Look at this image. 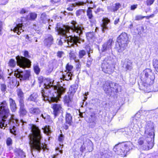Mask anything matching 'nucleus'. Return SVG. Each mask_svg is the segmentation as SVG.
Segmentation results:
<instances>
[{"instance_id": "obj_42", "label": "nucleus", "mask_w": 158, "mask_h": 158, "mask_svg": "<svg viewBox=\"0 0 158 158\" xmlns=\"http://www.w3.org/2000/svg\"><path fill=\"white\" fill-rule=\"evenodd\" d=\"M88 2L87 0H84L82 2H78L77 3V5L79 6H83Z\"/></svg>"}, {"instance_id": "obj_32", "label": "nucleus", "mask_w": 158, "mask_h": 158, "mask_svg": "<svg viewBox=\"0 0 158 158\" xmlns=\"http://www.w3.org/2000/svg\"><path fill=\"white\" fill-rule=\"evenodd\" d=\"M152 64L155 69L158 72V60L154 59L152 60Z\"/></svg>"}, {"instance_id": "obj_13", "label": "nucleus", "mask_w": 158, "mask_h": 158, "mask_svg": "<svg viewBox=\"0 0 158 158\" xmlns=\"http://www.w3.org/2000/svg\"><path fill=\"white\" fill-rule=\"evenodd\" d=\"M31 72L29 70L24 71H19L18 70L15 72V76L20 79V80L24 81L29 79L30 76Z\"/></svg>"}, {"instance_id": "obj_15", "label": "nucleus", "mask_w": 158, "mask_h": 158, "mask_svg": "<svg viewBox=\"0 0 158 158\" xmlns=\"http://www.w3.org/2000/svg\"><path fill=\"white\" fill-rule=\"evenodd\" d=\"M112 42V39H110L106 43H105L102 46V48L101 49L102 52H105L111 48Z\"/></svg>"}, {"instance_id": "obj_5", "label": "nucleus", "mask_w": 158, "mask_h": 158, "mask_svg": "<svg viewBox=\"0 0 158 158\" xmlns=\"http://www.w3.org/2000/svg\"><path fill=\"white\" fill-rule=\"evenodd\" d=\"M140 78L144 82L145 88L143 89H147V91L150 92L151 90L152 85L154 83L155 77L152 70L149 69H146L141 73Z\"/></svg>"}, {"instance_id": "obj_40", "label": "nucleus", "mask_w": 158, "mask_h": 158, "mask_svg": "<svg viewBox=\"0 0 158 158\" xmlns=\"http://www.w3.org/2000/svg\"><path fill=\"white\" fill-rule=\"evenodd\" d=\"M19 105L20 107H24V101L23 98H20L19 99Z\"/></svg>"}, {"instance_id": "obj_25", "label": "nucleus", "mask_w": 158, "mask_h": 158, "mask_svg": "<svg viewBox=\"0 0 158 158\" xmlns=\"http://www.w3.org/2000/svg\"><path fill=\"white\" fill-rule=\"evenodd\" d=\"M39 95L37 93H34L31 94L27 98V100L29 101L37 102V98Z\"/></svg>"}, {"instance_id": "obj_46", "label": "nucleus", "mask_w": 158, "mask_h": 158, "mask_svg": "<svg viewBox=\"0 0 158 158\" xmlns=\"http://www.w3.org/2000/svg\"><path fill=\"white\" fill-rule=\"evenodd\" d=\"M16 129V127L15 126H13L12 128L10 129V132L12 134H15Z\"/></svg>"}, {"instance_id": "obj_35", "label": "nucleus", "mask_w": 158, "mask_h": 158, "mask_svg": "<svg viewBox=\"0 0 158 158\" xmlns=\"http://www.w3.org/2000/svg\"><path fill=\"white\" fill-rule=\"evenodd\" d=\"M16 63L17 64V62H16L14 60L11 59L9 61L8 65L10 67L14 68L16 65Z\"/></svg>"}, {"instance_id": "obj_60", "label": "nucleus", "mask_w": 158, "mask_h": 158, "mask_svg": "<svg viewBox=\"0 0 158 158\" xmlns=\"http://www.w3.org/2000/svg\"><path fill=\"white\" fill-rule=\"evenodd\" d=\"M2 23L0 22V35L2 34Z\"/></svg>"}, {"instance_id": "obj_9", "label": "nucleus", "mask_w": 158, "mask_h": 158, "mask_svg": "<svg viewBox=\"0 0 158 158\" xmlns=\"http://www.w3.org/2000/svg\"><path fill=\"white\" fill-rule=\"evenodd\" d=\"M128 40L127 34L125 33H122L118 37L116 45L118 52H122L127 48Z\"/></svg>"}, {"instance_id": "obj_14", "label": "nucleus", "mask_w": 158, "mask_h": 158, "mask_svg": "<svg viewBox=\"0 0 158 158\" xmlns=\"http://www.w3.org/2000/svg\"><path fill=\"white\" fill-rule=\"evenodd\" d=\"M52 108L53 110V113L55 117H56L59 113H60L62 109L61 105L59 103H56L52 104Z\"/></svg>"}, {"instance_id": "obj_45", "label": "nucleus", "mask_w": 158, "mask_h": 158, "mask_svg": "<svg viewBox=\"0 0 158 158\" xmlns=\"http://www.w3.org/2000/svg\"><path fill=\"white\" fill-rule=\"evenodd\" d=\"M44 132L45 133L48 134L50 132V131L48 127L46 126L44 128Z\"/></svg>"}, {"instance_id": "obj_36", "label": "nucleus", "mask_w": 158, "mask_h": 158, "mask_svg": "<svg viewBox=\"0 0 158 158\" xmlns=\"http://www.w3.org/2000/svg\"><path fill=\"white\" fill-rule=\"evenodd\" d=\"M17 95L19 98H24V94L22 90L20 89H18L17 90Z\"/></svg>"}, {"instance_id": "obj_52", "label": "nucleus", "mask_w": 158, "mask_h": 158, "mask_svg": "<svg viewBox=\"0 0 158 158\" xmlns=\"http://www.w3.org/2000/svg\"><path fill=\"white\" fill-rule=\"evenodd\" d=\"M102 158H109L110 156L107 153H105L102 155Z\"/></svg>"}, {"instance_id": "obj_55", "label": "nucleus", "mask_w": 158, "mask_h": 158, "mask_svg": "<svg viewBox=\"0 0 158 158\" xmlns=\"http://www.w3.org/2000/svg\"><path fill=\"white\" fill-rule=\"evenodd\" d=\"M137 5H134L131 6V9L132 10H134L137 7Z\"/></svg>"}, {"instance_id": "obj_6", "label": "nucleus", "mask_w": 158, "mask_h": 158, "mask_svg": "<svg viewBox=\"0 0 158 158\" xmlns=\"http://www.w3.org/2000/svg\"><path fill=\"white\" fill-rule=\"evenodd\" d=\"M153 123L151 121L147 122L145 124V135L147 136L146 141L149 145L144 148L145 150H149L154 146V133L153 131Z\"/></svg>"}, {"instance_id": "obj_44", "label": "nucleus", "mask_w": 158, "mask_h": 158, "mask_svg": "<svg viewBox=\"0 0 158 158\" xmlns=\"http://www.w3.org/2000/svg\"><path fill=\"white\" fill-rule=\"evenodd\" d=\"M129 81L130 82L131 85H133L135 83V77L132 78H130Z\"/></svg>"}, {"instance_id": "obj_50", "label": "nucleus", "mask_w": 158, "mask_h": 158, "mask_svg": "<svg viewBox=\"0 0 158 158\" xmlns=\"http://www.w3.org/2000/svg\"><path fill=\"white\" fill-rule=\"evenodd\" d=\"M154 1V0H147V4L148 5H151L153 4Z\"/></svg>"}, {"instance_id": "obj_58", "label": "nucleus", "mask_w": 158, "mask_h": 158, "mask_svg": "<svg viewBox=\"0 0 158 158\" xmlns=\"http://www.w3.org/2000/svg\"><path fill=\"white\" fill-rule=\"evenodd\" d=\"M39 82L40 84L43 82V78L42 77H40L38 78Z\"/></svg>"}, {"instance_id": "obj_8", "label": "nucleus", "mask_w": 158, "mask_h": 158, "mask_svg": "<svg viewBox=\"0 0 158 158\" xmlns=\"http://www.w3.org/2000/svg\"><path fill=\"white\" fill-rule=\"evenodd\" d=\"M24 56L25 57L18 56L16 57L17 65L23 69L26 68H30L31 65V62L28 59L31 57L29 55V52L27 51L24 52Z\"/></svg>"}, {"instance_id": "obj_21", "label": "nucleus", "mask_w": 158, "mask_h": 158, "mask_svg": "<svg viewBox=\"0 0 158 158\" xmlns=\"http://www.w3.org/2000/svg\"><path fill=\"white\" fill-rule=\"evenodd\" d=\"M65 119L66 123L69 124V126H71L73 123L72 117L71 114L66 112V113Z\"/></svg>"}, {"instance_id": "obj_63", "label": "nucleus", "mask_w": 158, "mask_h": 158, "mask_svg": "<svg viewBox=\"0 0 158 158\" xmlns=\"http://www.w3.org/2000/svg\"><path fill=\"white\" fill-rule=\"evenodd\" d=\"M119 18L116 19L114 21V23L115 24H117L119 22Z\"/></svg>"}, {"instance_id": "obj_3", "label": "nucleus", "mask_w": 158, "mask_h": 158, "mask_svg": "<svg viewBox=\"0 0 158 158\" xmlns=\"http://www.w3.org/2000/svg\"><path fill=\"white\" fill-rule=\"evenodd\" d=\"M53 84L51 83V81H48L47 82L45 83L44 84V88L45 89H48L50 87H52L53 89L52 91H51L50 93H51L52 94L54 92V94H53L52 96H50L48 95V96L47 95V94H45V91L44 89H43L41 91L42 96L43 98V100L44 101L47 100L49 99H50V100L52 102H57L59 98L60 97L61 95L64 94L65 92L66 88L63 86H57L56 85H53Z\"/></svg>"}, {"instance_id": "obj_49", "label": "nucleus", "mask_w": 158, "mask_h": 158, "mask_svg": "<svg viewBox=\"0 0 158 158\" xmlns=\"http://www.w3.org/2000/svg\"><path fill=\"white\" fill-rule=\"evenodd\" d=\"M6 143L7 145H10L12 144V140L11 138H9L7 139Z\"/></svg>"}, {"instance_id": "obj_34", "label": "nucleus", "mask_w": 158, "mask_h": 158, "mask_svg": "<svg viewBox=\"0 0 158 158\" xmlns=\"http://www.w3.org/2000/svg\"><path fill=\"white\" fill-rule=\"evenodd\" d=\"M37 14L35 13H31L29 14V16L28 17V19L31 20H35L36 18Z\"/></svg>"}, {"instance_id": "obj_33", "label": "nucleus", "mask_w": 158, "mask_h": 158, "mask_svg": "<svg viewBox=\"0 0 158 158\" xmlns=\"http://www.w3.org/2000/svg\"><path fill=\"white\" fill-rule=\"evenodd\" d=\"M86 54V52L84 50H81L78 52V57L80 59H81Z\"/></svg>"}, {"instance_id": "obj_61", "label": "nucleus", "mask_w": 158, "mask_h": 158, "mask_svg": "<svg viewBox=\"0 0 158 158\" xmlns=\"http://www.w3.org/2000/svg\"><path fill=\"white\" fill-rule=\"evenodd\" d=\"M39 118H43L44 119H45L46 117L45 116V114H44V115L43 114H41V115H40Z\"/></svg>"}, {"instance_id": "obj_38", "label": "nucleus", "mask_w": 158, "mask_h": 158, "mask_svg": "<svg viewBox=\"0 0 158 158\" xmlns=\"http://www.w3.org/2000/svg\"><path fill=\"white\" fill-rule=\"evenodd\" d=\"M93 59L91 58L90 56H88L87 59V60L86 63V66L88 67H89L91 64Z\"/></svg>"}, {"instance_id": "obj_56", "label": "nucleus", "mask_w": 158, "mask_h": 158, "mask_svg": "<svg viewBox=\"0 0 158 158\" xmlns=\"http://www.w3.org/2000/svg\"><path fill=\"white\" fill-rule=\"evenodd\" d=\"M8 0H1V4L2 5H5L7 3Z\"/></svg>"}, {"instance_id": "obj_59", "label": "nucleus", "mask_w": 158, "mask_h": 158, "mask_svg": "<svg viewBox=\"0 0 158 158\" xmlns=\"http://www.w3.org/2000/svg\"><path fill=\"white\" fill-rule=\"evenodd\" d=\"M27 121V119H25L24 120H23V119H21L20 120V122L22 123L23 124L24 123H26Z\"/></svg>"}, {"instance_id": "obj_22", "label": "nucleus", "mask_w": 158, "mask_h": 158, "mask_svg": "<svg viewBox=\"0 0 158 158\" xmlns=\"http://www.w3.org/2000/svg\"><path fill=\"white\" fill-rule=\"evenodd\" d=\"M29 112L34 115H37L41 113V111L38 108L31 107L29 109Z\"/></svg>"}, {"instance_id": "obj_23", "label": "nucleus", "mask_w": 158, "mask_h": 158, "mask_svg": "<svg viewBox=\"0 0 158 158\" xmlns=\"http://www.w3.org/2000/svg\"><path fill=\"white\" fill-rule=\"evenodd\" d=\"M69 56L70 60H73L77 62L78 64H78V66L79 65V60L76 58V55L75 53L73 51H71L69 54Z\"/></svg>"}, {"instance_id": "obj_17", "label": "nucleus", "mask_w": 158, "mask_h": 158, "mask_svg": "<svg viewBox=\"0 0 158 158\" xmlns=\"http://www.w3.org/2000/svg\"><path fill=\"white\" fill-rule=\"evenodd\" d=\"M24 26L22 23H19L16 25V26L13 28V30L15 32L17 33L19 35L23 31Z\"/></svg>"}, {"instance_id": "obj_29", "label": "nucleus", "mask_w": 158, "mask_h": 158, "mask_svg": "<svg viewBox=\"0 0 158 158\" xmlns=\"http://www.w3.org/2000/svg\"><path fill=\"white\" fill-rule=\"evenodd\" d=\"M147 139V138L144 141L142 138H140L139 139L138 141V143L140 145H142L143 144V143H146V142L147 143V146L146 145H143V149L144 150H145L144 149V148L145 147H148V146L149 145V144L148 143V142L146 141V139Z\"/></svg>"}, {"instance_id": "obj_57", "label": "nucleus", "mask_w": 158, "mask_h": 158, "mask_svg": "<svg viewBox=\"0 0 158 158\" xmlns=\"http://www.w3.org/2000/svg\"><path fill=\"white\" fill-rule=\"evenodd\" d=\"M61 0H51V2L53 3H59Z\"/></svg>"}, {"instance_id": "obj_16", "label": "nucleus", "mask_w": 158, "mask_h": 158, "mask_svg": "<svg viewBox=\"0 0 158 158\" xmlns=\"http://www.w3.org/2000/svg\"><path fill=\"white\" fill-rule=\"evenodd\" d=\"M103 23L101 25L102 31L103 33L105 32L106 31L108 30L107 25L110 22V20L108 18H104L102 20Z\"/></svg>"}, {"instance_id": "obj_39", "label": "nucleus", "mask_w": 158, "mask_h": 158, "mask_svg": "<svg viewBox=\"0 0 158 158\" xmlns=\"http://www.w3.org/2000/svg\"><path fill=\"white\" fill-rule=\"evenodd\" d=\"M73 68V66L69 64V63L67 64L66 66V68L68 72H71V71Z\"/></svg>"}, {"instance_id": "obj_1", "label": "nucleus", "mask_w": 158, "mask_h": 158, "mask_svg": "<svg viewBox=\"0 0 158 158\" xmlns=\"http://www.w3.org/2000/svg\"><path fill=\"white\" fill-rule=\"evenodd\" d=\"M71 23L72 25L71 27L64 25L63 27H59L57 24L55 29L58 34L68 38L67 41L69 46H73L76 45L77 46V44H80L81 41L84 42V40H81L79 37L81 36L84 28L75 21H72Z\"/></svg>"}, {"instance_id": "obj_31", "label": "nucleus", "mask_w": 158, "mask_h": 158, "mask_svg": "<svg viewBox=\"0 0 158 158\" xmlns=\"http://www.w3.org/2000/svg\"><path fill=\"white\" fill-rule=\"evenodd\" d=\"M27 112L26 110L25 107H20L19 113L20 116H23L26 115Z\"/></svg>"}, {"instance_id": "obj_2", "label": "nucleus", "mask_w": 158, "mask_h": 158, "mask_svg": "<svg viewBox=\"0 0 158 158\" xmlns=\"http://www.w3.org/2000/svg\"><path fill=\"white\" fill-rule=\"evenodd\" d=\"M31 132L29 136V143L31 149V152L35 150L40 152L42 149H46L43 143L41 142L42 136L40 134V130L35 125H32L31 127Z\"/></svg>"}, {"instance_id": "obj_37", "label": "nucleus", "mask_w": 158, "mask_h": 158, "mask_svg": "<svg viewBox=\"0 0 158 158\" xmlns=\"http://www.w3.org/2000/svg\"><path fill=\"white\" fill-rule=\"evenodd\" d=\"M87 15L89 19H91L92 18L93 15L92 14V11L91 10V8H89L87 11Z\"/></svg>"}, {"instance_id": "obj_47", "label": "nucleus", "mask_w": 158, "mask_h": 158, "mask_svg": "<svg viewBox=\"0 0 158 158\" xmlns=\"http://www.w3.org/2000/svg\"><path fill=\"white\" fill-rule=\"evenodd\" d=\"M143 19V16L141 15H137L135 17V19L137 20H140Z\"/></svg>"}, {"instance_id": "obj_4", "label": "nucleus", "mask_w": 158, "mask_h": 158, "mask_svg": "<svg viewBox=\"0 0 158 158\" xmlns=\"http://www.w3.org/2000/svg\"><path fill=\"white\" fill-rule=\"evenodd\" d=\"M9 110L8 108L7 103L5 101H3L0 104V128L4 129L5 127H8V125L12 122L18 124L19 121L15 116L12 115L10 118L7 119L8 114Z\"/></svg>"}, {"instance_id": "obj_18", "label": "nucleus", "mask_w": 158, "mask_h": 158, "mask_svg": "<svg viewBox=\"0 0 158 158\" xmlns=\"http://www.w3.org/2000/svg\"><path fill=\"white\" fill-rule=\"evenodd\" d=\"M54 39L52 36L50 35H48L47 37L44 40V43L48 46H50L53 42Z\"/></svg>"}, {"instance_id": "obj_48", "label": "nucleus", "mask_w": 158, "mask_h": 158, "mask_svg": "<svg viewBox=\"0 0 158 158\" xmlns=\"http://www.w3.org/2000/svg\"><path fill=\"white\" fill-rule=\"evenodd\" d=\"M6 86L5 84H3L1 85V89L2 91L4 92L6 90Z\"/></svg>"}, {"instance_id": "obj_27", "label": "nucleus", "mask_w": 158, "mask_h": 158, "mask_svg": "<svg viewBox=\"0 0 158 158\" xmlns=\"http://www.w3.org/2000/svg\"><path fill=\"white\" fill-rule=\"evenodd\" d=\"M40 19L42 21L43 23H45L48 22L49 20L48 16L46 15L45 13H43L41 15Z\"/></svg>"}, {"instance_id": "obj_64", "label": "nucleus", "mask_w": 158, "mask_h": 158, "mask_svg": "<svg viewBox=\"0 0 158 158\" xmlns=\"http://www.w3.org/2000/svg\"><path fill=\"white\" fill-rule=\"evenodd\" d=\"M63 42L61 39L59 41L58 44L59 45H61L62 44Z\"/></svg>"}, {"instance_id": "obj_26", "label": "nucleus", "mask_w": 158, "mask_h": 158, "mask_svg": "<svg viewBox=\"0 0 158 158\" xmlns=\"http://www.w3.org/2000/svg\"><path fill=\"white\" fill-rule=\"evenodd\" d=\"M72 75L71 72H67L65 75L63 74L62 75V78H61V79L66 81L71 80V79Z\"/></svg>"}, {"instance_id": "obj_20", "label": "nucleus", "mask_w": 158, "mask_h": 158, "mask_svg": "<svg viewBox=\"0 0 158 158\" xmlns=\"http://www.w3.org/2000/svg\"><path fill=\"white\" fill-rule=\"evenodd\" d=\"M96 119L97 117L95 116V114L93 113L90 115L87 121L89 123H91L93 125L95 126L96 124Z\"/></svg>"}, {"instance_id": "obj_24", "label": "nucleus", "mask_w": 158, "mask_h": 158, "mask_svg": "<svg viewBox=\"0 0 158 158\" xmlns=\"http://www.w3.org/2000/svg\"><path fill=\"white\" fill-rule=\"evenodd\" d=\"M121 6V5L119 3H117L112 6H108V9L111 11L114 12L118 10Z\"/></svg>"}, {"instance_id": "obj_11", "label": "nucleus", "mask_w": 158, "mask_h": 158, "mask_svg": "<svg viewBox=\"0 0 158 158\" xmlns=\"http://www.w3.org/2000/svg\"><path fill=\"white\" fill-rule=\"evenodd\" d=\"M128 146L127 143L122 144H118L116 145L113 148V150L118 155H122L124 156H127V150H126V153L125 154L124 148L127 149Z\"/></svg>"}, {"instance_id": "obj_30", "label": "nucleus", "mask_w": 158, "mask_h": 158, "mask_svg": "<svg viewBox=\"0 0 158 158\" xmlns=\"http://www.w3.org/2000/svg\"><path fill=\"white\" fill-rule=\"evenodd\" d=\"M33 69L35 73L37 75H38L40 72V69L38 64H34L33 65Z\"/></svg>"}, {"instance_id": "obj_41", "label": "nucleus", "mask_w": 158, "mask_h": 158, "mask_svg": "<svg viewBox=\"0 0 158 158\" xmlns=\"http://www.w3.org/2000/svg\"><path fill=\"white\" fill-rule=\"evenodd\" d=\"M64 55V52L60 51H58L56 53V55L59 58H61L62 56Z\"/></svg>"}, {"instance_id": "obj_7", "label": "nucleus", "mask_w": 158, "mask_h": 158, "mask_svg": "<svg viewBox=\"0 0 158 158\" xmlns=\"http://www.w3.org/2000/svg\"><path fill=\"white\" fill-rule=\"evenodd\" d=\"M103 89L106 93L110 96L115 91L118 93L121 90V86L118 84L110 81H106L103 85Z\"/></svg>"}, {"instance_id": "obj_51", "label": "nucleus", "mask_w": 158, "mask_h": 158, "mask_svg": "<svg viewBox=\"0 0 158 158\" xmlns=\"http://www.w3.org/2000/svg\"><path fill=\"white\" fill-rule=\"evenodd\" d=\"M154 16V14H152V15H150L149 16H143V18H146L147 19H149L150 18H152Z\"/></svg>"}, {"instance_id": "obj_19", "label": "nucleus", "mask_w": 158, "mask_h": 158, "mask_svg": "<svg viewBox=\"0 0 158 158\" xmlns=\"http://www.w3.org/2000/svg\"><path fill=\"white\" fill-rule=\"evenodd\" d=\"M10 109L12 112H15L17 109L15 101L11 98L9 100Z\"/></svg>"}, {"instance_id": "obj_54", "label": "nucleus", "mask_w": 158, "mask_h": 158, "mask_svg": "<svg viewBox=\"0 0 158 158\" xmlns=\"http://www.w3.org/2000/svg\"><path fill=\"white\" fill-rule=\"evenodd\" d=\"M64 139V136L62 134H61L59 137L58 139L60 141H62Z\"/></svg>"}, {"instance_id": "obj_10", "label": "nucleus", "mask_w": 158, "mask_h": 158, "mask_svg": "<svg viewBox=\"0 0 158 158\" xmlns=\"http://www.w3.org/2000/svg\"><path fill=\"white\" fill-rule=\"evenodd\" d=\"M114 67L110 60L105 58L102 64V70L105 73L110 74L114 71Z\"/></svg>"}, {"instance_id": "obj_53", "label": "nucleus", "mask_w": 158, "mask_h": 158, "mask_svg": "<svg viewBox=\"0 0 158 158\" xmlns=\"http://www.w3.org/2000/svg\"><path fill=\"white\" fill-rule=\"evenodd\" d=\"M89 50H88V49H87V51L88 54V56H90V53L92 52L93 51L91 50L89 47Z\"/></svg>"}, {"instance_id": "obj_12", "label": "nucleus", "mask_w": 158, "mask_h": 158, "mask_svg": "<svg viewBox=\"0 0 158 158\" xmlns=\"http://www.w3.org/2000/svg\"><path fill=\"white\" fill-rule=\"evenodd\" d=\"M83 144L80 148V151L82 152L86 151L88 152H91L93 149V143L89 139H87L85 141L82 142Z\"/></svg>"}, {"instance_id": "obj_28", "label": "nucleus", "mask_w": 158, "mask_h": 158, "mask_svg": "<svg viewBox=\"0 0 158 158\" xmlns=\"http://www.w3.org/2000/svg\"><path fill=\"white\" fill-rule=\"evenodd\" d=\"M72 98V96L69 94L66 95L64 98V102L67 103H69L71 102Z\"/></svg>"}, {"instance_id": "obj_43", "label": "nucleus", "mask_w": 158, "mask_h": 158, "mask_svg": "<svg viewBox=\"0 0 158 158\" xmlns=\"http://www.w3.org/2000/svg\"><path fill=\"white\" fill-rule=\"evenodd\" d=\"M84 13V11L83 10H77L76 14L77 16H79Z\"/></svg>"}, {"instance_id": "obj_62", "label": "nucleus", "mask_w": 158, "mask_h": 158, "mask_svg": "<svg viewBox=\"0 0 158 158\" xmlns=\"http://www.w3.org/2000/svg\"><path fill=\"white\" fill-rule=\"evenodd\" d=\"M26 12V10L24 9H22L20 11V13L21 14H24Z\"/></svg>"}]
</instances>
